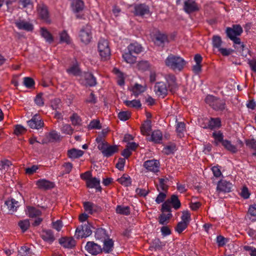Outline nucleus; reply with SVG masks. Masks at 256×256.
I'll return each mask as SVG.
<instances>
[{
  "label": "nucleus",
  "instance_id": "f257e3e1",
  "mask_svg": "<svg viewBox=\"0 0 256 256\" xmlns=\"http://www.w3.org/2000/svg\"><path fill=\"white\" fill-rule=\"evenodd\" d=\"M242 32V28L240 24H233L232 27H228L226 30L227 37L232 40L234 44L240 45V48L242 50V54L246 56V54L243 53L244 50V46L238 37L241 35Z\"/></svg>",
  "mask_w": 256,
  "mask_h": 256
},
{
  "label": "nucleus",
  "instance_id": "f03ea898",
  "mask_svg": "<svg viewBox=\"0 0 256 256\" xmlns=\"http://www.w3.org/2000/svg\"><path fill=\"white\" fill-rule=\"evenodd\" d=\"M166 66L174 71H181L186 64V62L179 56L169 54L164 60Z\"/></svg>",
  "mask_w": 256,
  "mask_h": 256
},
{
  "label": "nucleus",
  "instance_id": "7ed1b4c3",
  "mask_svg": "<svg viewBox=\"0 0 256 256\" xmlns=\"http://www.w3.org/2000/svg\"><path fill=\"white\" fill-rule=\"evenodd\" d=\"M205 102L216 111H222L226 108V104L224 100L212 95L207 96L205 98Z\"/></svg>",
  "mask_w": 256,
  "mask_h": 256
},
{
  "label": "nucleus",
  "instance_id": "20e7f679",
  "mask_svg": "<svg viewBox=\"0 0 256 256\" xmlns=\"http://www.w3.org/2000/svg\"><path fill=\"white\" fill-rule=\"evenodd\" d=\"M171 205L175 210H178L180 207L181 204L177 196L172 194L170 198L164 202L162 204V211L171 212Z\"/></svg>",
  "mask_w": 256,
  "mask_h": 256
},
{
  "label": "nucleus",
  "instance_id": "39448f33",
  "mask_svg": "<svg viewBox=\"0 0 256 256\" xmlns=\"http://www.w3.org/2000/svg\"><path fill=\"white\" fill-rule=\"evenodd\" d=\"M98 47L102 59L104 60L108 59L110 56V50L108 41L104 38H100Z\"/></svg>",
  "mask_w": 256,
  "mask_h": 256
},
{
  "label": "nucleus",
  "instance_id": "423d86ee",
  "mask_svg": "<svg viewBox=\"0 0 256 256\" xmlns=\"http://www.w3.org/2000/svg\"><path fill=\"white\" fill-rule=\"evenodd\" d=\"M92 233L91 226L88 222H87L86 224H82L80 226L76 228L74 236L76 238L78 239L80 238L88 236Z\"/></svg>",
  "mask_w": 256,
  "mask_h": 256
},
{
  "label": "nucleus",
  "instance_id": "0eeeda50",
  "mask_svg": "<svg viewBox=\"0 0 256 256\" xmlns=\"http://www.w3.org/2000/svg\"><path fill=\"white\" fill-rule=\"evenodd\" d=\"M79 37L82 42L85 44H88L92 38L91 26L86 25L83 26L80 31Z\"/></svg>",
  "mask_w": 256,
  "mask_h": 256
},
{
  "label": "nucleus",
  "instance_id": "6e6552de",
  "mask_svg": "<svg viewBox=\"0 0 256 256\" xmlns=\"http://www.w3.org/2000/svg\"><path fill=\"white\" fill-rule=\"evenodd\" d=\"M133 13L136 16L143 17L150 14V7L145 4H135Z\"/></svg>",
  "mask_w": 256,
  "mask_h": 256
},
{
  "label": "nucleus",
  "instance_id": "1a4fd4ad",
  "mask_svg": "<svg viewBox=\"0 0 256 256\" xmlns=\"http://www.w3.org/2000/svg\"><path fill=\"white\" fill-rule=\"evenodd\" d=\"M154 91L159 97L164 98L168 94V88L164 82H157L154 86Z\"/></svg>",
  "mask_w": 256,
  "mask_h": 256
},
{
  "label": "nucleus",
  "instance_id": "9d476101",
  "mask_svg": "<svg viewBox=\"0 0 256 256\" xmlns=\"http://www.w3.org/2000/svg\"><path fill=\"white\" fill-rule=\"evenodd\" d=\"M183 8L184 11L188 14L198 12L200 10L196 0H185Z\"/></svg>",
  "mask_w": 256,
  "mask_h": 256
},
{
  "label": "nucleus",
  "instance_id": "9b49d317",
  "mask_svg": "<svg viewBox=\"0 0 256 256\" xmlns=\"http://www.w3.org/2000/svg\"><path fill=\"white\" fill-rule=\"evenodd\" d=\"M160 162L158 160H151L146 161L144 164V167L148 172H156L159 171Z\"/></svg>",
  "mask_w": 256,
  "mask_h": 256
},
{
  "label": "nucleus",
  "instance_id": "f8f14e48",
  "mask_svg": "<svg viewBox=\"0 0 256 256\" xmlns=\"http://www.w3.org/2000/svg\"><path fill=\"white\" fill-rule=\"evenodd\" d=\"M28 124L31 128L36 130L42 128L44 126V122L38 114L34 116L31 120L28 121Z\"/></svg>",
  "mask_w": 256,
  "mask_h": 256
},
{
  "label": "nucleus",
  "instance_id": "ddd939ff",
  "mask_svg": "<svg viewBox=\"0 0 256 256\" xmlns=\"http://www.w3.org/2000/svg\"><path fill=\"white\" fill-rule=\"evenodd\" d=\"M85 248L89 253L93 255H96L102 252L101 246L93 242H88Z\"/></svg>",
  "mask_w": 256,
  "mask_h": 256
},
{
  "label": "nucleus",
  "instance_id": "4468645a",
  "mask_svg": "<svg viewBox=\"0 0 256 256\" xmlns=\"http://www.w3.org/2000/svg\"><path fill=\"white\" fill-rule=\"evenodd\" d=\"M165 78L168 84V88L170 91L172 93L174 92L178 88V84L176 82V76L173 74H167Z\"/></svg>",
  "mask_w": 256,
  "mask_h": 256
},
{
  "label": "nucleus",
  "instance_id": "2eb2a0df",
  "mask_svg": "<svg viewBox=\"0 0 256 256\" xmlns=\"http://www.w3.org/2000/svg\"><path fill=\"white\" fill-rule=\"evenodd\" d=\"M38 11L40 17L46 22H50L49 14L47 6L44 4L38 6Z\"/></svg>",
  "mask_w": 256,
  "mask_h": 256
},
{
  "label": "nucleus",
  "instance_id": "dca6fc26",
  "mask_svg": "<svg viewBox=\"0 0 256 256\" xmlns=\"http://www.w3.org/2000/svg\"><path fill=\"white\" fill-rule=\"evenodd\" d=\"M58 242L64 248H72L76 246V241L72 237H62L59 239Z\"/></svg>",
  "mask_w": 256,
  "mask_h": 256
},
{
  "label": "nucleus",
  "instance_id": "f3484780",
  "mask_svg": "<svg viewBox=\"0 0 256 256\" xmlns=\"http://www.w3.org/2000/svg\"><path fill=\"white\" fill-rule=\"evenodd\" d=\"M232 184L226 180H221L218 182L216 189L219 192H229L231 191Z\"/></svg>",
  "mask_w": 256,
  "mask_h": 256
},
{
  "label": "nucleus",
  "instance_id": "a211bd4d",
  "mask_svg": "<svg viewBox=\"0 0 256 256\" xmlns=\"http://www.w3.org/2000/svg\"><path fill=\"white\" fill-rule=\"evenodd\" d=\"M40 236L44 241L48 244H52L55 240V237L51 230H43Z\"/></svg>",
  "mask_w": 256,
  "mask_h": 256
},
{
  "label": "nucleus",
  "instance_id": "6ab92c4d",
  "mask_svg": "<svg viewBox=\"0 0 256 256\" xmlns=\"http://www.w3.org/2000/svg\"><path fill=\"white\" fill-rule=\"evenodd\" d=\"M14 24L20 30L30 32L34 28V26L32 24L24 20H17L15 22Z\"/></svg>",
  "mask_w": 256,
  "mask_h": 256
},
{
  "label": "nucleus",
  "instance_id": "aec40b11",
  "mask_svg": "<svg viewBox=\"0 0 256 256\" xmlns=\"http://www.w3.org/2000/svg\"><path fill=\"white\" fill-rule=\"evenodd\" d=\"M36 184L39 188L44 190L51 189L54 186V182L46 179H40L37 180Z\"/></svg>",
  "mask_w": 256,
  "mask_h": 256
},
{
  "label": "nucleus",
  "instance_id": "412c9836",
  "mask_svg": "<svg viewBox=\"0 0 256 256\" xmlns=\"http://www.w3.org/2000/svg\"><path fill=\"white\" fill-rule=\"evenodd\" d=\"M84 207L85 210L90 214L101 210V208L99 206L90 202H84Z\"/></svg>",
  "mask_w": 256,
  "mask_h": 256
},
{
  "label": "nucleus",
  "instance_id": "4be33fe9",
  "mask_svg": "<svg viewBox=\"0 0 256 256\" xmlns=\"http://www.w3.org/2000/svg\"><path fill=\"white\" fill-rule=\"evenodd\" d=\"M87 187L89 188H95L97 190L100 192L102 188L100 186V180L96 178H92L86 183Z\"/></svg>",
  "mask_w": 256,
  "mask_h": 256
},
{
  "label": "nucleus",
  "instance_id": "5701e85b",
  "mask_svg": "<svg viewBox=\"0 0 256 256\" xmlns=\"http://www.w3.org/2000/svg\"><path fill=\"white\" fill-rule=\"evenodd\" d=\"M4 204L7 206L9 212L11 214L16 212L19 206L18 202L14 198L6 200Z\"/></svg>",
  "mask_w": 256,
  "mask_h": 256
},
{
  "label": "nucleus",
  "instance_id": "b1692460",
  "mask_svg": "<svg viewBox=\"0 0 256 256\" xmlns=\"http://www.w3.org/2000/svg\"><path fill=\"white\" fill-rule=\"evenodd\" d=\"M104 244L103 248H102V252L105 253H110L113 250L114 248V241L112 238H108V239L102 242Z\"/></svg>",
  "mask_w": 256,
  "mask_h": 256
},
{
  "label": "nucleus",
  "instance_id": "393cba45",
  "mask_svg": "<svg viewBox=\"0 0 256 256\" xmlns=\"http://www.w3.org/2000/svg\"><path fill=\"white\" fill-rule=\"evenodd\" d=\"M84 78L86 81V84L89 86H94L96 84V78L90 72H85Z\"/></svg>",
  "mask_w": 256,
  "mask_h": 256
},
{
  "label": "nucleus",
  "instance_id": "a878e982",
  "mask_svg": "<svg viewBox=\"0 0 256 256\" xmlns=\"http://www.w3.org/2000/svg\"><path fill=\"white\" fill-rule=\"evenodd\" d=\"M212 137L214 138V141L213 143L216 146H218L220 144H222L223 142H224V134L220 130H215L212 132Z\"/></svg>",
  "mask_w": 256,
  "mask_h": 256
},
{
  "label": "nucleus",
  "instance_id": "bb28decb",
  "mask_svg": "<svg viewBox=\"0 0 256 256\" xmlns=\"http://www.w3.org/2000/svg\"><path fill=\"white\" fill-rule=\"evenodd\" d=\"M95 237L96 240H99L102 242L104 240L108 239L109 238V236L104 228H98L96 231Z\"/></svg>",
  "mask_w": 256,
  "mask_h": 256
},
{
  "label": "nucleus",
  "instance_id": "cd10ccee",
  "mask_svg": "<svg viewBox=\"0 0 256 256\" xmlns=\"http://www.w3.org/2000/svg\"><path fill=\"white\" fill-rule=\"evenodd\" d=\"M118 151V146H110L108 144L105 148V150L102 152V154L104 156L108 158Z\"/></svg>",
  "mask_w": 256,
  "mask_h": 256
},
{
  "label": "nucleus",
  "instance_id": "c85d7f7f",
  "mask_svg": "<svg viewBox=\"0 0 256 256\" xmlns=\"http://www.w3.org/2000/svg\"><path fill=\"white\" fill-rule=\"evenodd\" d=\"M221 126V120L220 118H211L208 122V126H204V128H208L211 130L220 128Z\"/></svg>",
  "mask_w": 256,
  "mask_h": 256
},
{
  "label": "nucleus",
  "instance_id": "c756f323",
  "mask_svg": "<svg viewBox=\"0 0 256 256\" xmlns=\"http://www.w3.org/2000/svg\"><path fill=\"white\" fill-rule=\"evenodd\" d=\"M128 50L134 54H138L142 51V48L138 43L130 44L128 47Z\"/></svg>",
  "mask_w": 256,
  "mask_h": 256
},
{
  "label": "nucleus",
  "instance_id": "7c9ffc66",
  "mask_svg": "<svg viewBox=\"0 0 256 256\" xmlns=\"http://www.w3.org/2000/svg\"><path fill=\"white\" fill-rule=\"evenodd\" d=\"M162 132L160 130H156L152 132L150 140L159 144L162 140Z\"/></svg>",
  "mask_w": 256,
  "mask_h": 256
},
{
  "label": "nucleus",
  "instance_id": "2f4dec72",
  "mask_svg": "<svg viewBox=\"0 0 256 256\" xmlns=\"http://www.w3.org/2000/svg\"><path fill=\"white\" fill-rule=\"evenodd\" d=\"M84 153V152L82 150L72 148L68 150V156L70 158L75 159L82 156Z\"/></svg>",
  "mask_w": 256,
  "mask_h": 256
},
{
  "label": "nucleus",
  "instance_id": "473e14b6",
  "mask_svg": "<svg viewBox=\"0 0 256 256\" xmlns=\"http://www.w3.org/2000/svg\"><path fill=\"white\" fill-rule=\"evenodd\" d=\"M122 58L125 62L129 64H134L136 60V56L129 50L122 54Z\"/></svg>",
  "mask_w": 256,
  "mask_h": 256
},
{
  "label": "nucleus",
  "instance_id": "72a5a7b5",
  "mask_svg": "<svg viewBox=\"0 0 256 256\" xmlns=\"http://www.w3.org/2000/svg\"><path fill=\"white\" fill-rule=\"evenodd\" d=\"M222 144L226 150L232 153H236L238 152L237 148L233 145L230 141L225 140Z\"/></svg>",
  "mask_w": 256,
  "mask_h": 256
},
{
  "label": "nucleus",
  "instance_id": "f704fd0d",
  "mask_svg": "<svg viewBox=\"0 0 256 256\" xmlns=\"http://www.w3.org/2000/svg\"><path fill=\"white\" fill-rule=\"evenodd\" d=\"M247 217L252 222L256 220V204L250 206Z\"/></svg>",
  "mask_w": 256,
  "mask_h": 256
},
{
  "label": "nucleus",
  "instance_id": "c9c22d12",
  "mask_svg": "<svg viewBox=\"0 0 256 256\" xmlns=\"http://www.w3.org/2000/svg\"><path fill=\"white\" fill-rule=\"evenodd\" d=\"M41 36L46 40V42L51 44L54 41V38L51 34L46 29L44 28L40 30Z\"/></svg>",
  "mask_w": 256,
  "mask_h": 256
},
{
  "label": "nucleus",
  "instance_id": "e433bc0d",
  "mask_svg": "<svg viewBox=\"0 0 256 256\" xmlns=\"http://www.w3.org/2000/svg\"><path fill=\"white\" fill-rule=\"evenodd\" d=\"M116 211L118 214L128 216L130 214V208L128 206L118 205L116 207Z\"/></svg>",
  "mask_w": 256,
  "mask_h": 256
},
{
  "label": "nucleus",
  "instance_id": "4c0bfd02",
  "mask_svg": "<svg viewBox=\"0 0 256 256\" xmlns=\"http://www.w3.org/2000/svg\"><path fill=\"white\" fill-rule=\"evenodd\" d=\"M162 213L159 216V223L160 224L164 225L168 224V220L172 216L171 212H168V214H166V212H162Z\"/></svg>",
  "mask_w": 256,
  "mask_h": 256
},
{
  "label": "nucleus",
  "instance_id": "58836bf2",
  "mask_svg": "<svg viewBox=\"0 0 256 256\" xmlns=\"http://www.w3.org/2000/svg\"><path fill=\"white\" fill-rule=\"evenodd\" d=\"M124 104L129 108H139L142 106L141 102L139 100H125Z\"/></svg>",
  "mask_w": 256,
  "mask_h": 256
},
{
  "label": "nucleus",
  "instance_id": "ea45409f",
  "mask_svg": "<svg viewBox=\"0 0 256 256\" xmlns=\"http://www.w3.org/2000/svg\"><path fill=\"white\" fill-rule=\"evenodd\" d=\"M26 214L28 216L34 218L40 216L41 214V212L34 207L28 206Z\"/></svg>",
  "mask_w": 256,
  "mask_h": 256
},
{
  "label": "nucleus",
  "instance_id": "a19ab883",
  "mask_svg": "<svg viewBox=\"0 0 256 256\" xmlns=\"http://www.w3.org/2000/svg\"><path fill=\"white\" fill-rule=\"evenodd\" d=\"M158 180L159 186L158 188V190L166 191L168 188L167 183L169 181L168 178L166 177L164 178H160Z\"/></svg>",
  "mask_w": 256,
  "mask_h": 256
},
{
  "label": "nucleus",
  "instance_id": "79ce46f5",
  "mask_svg": "<svg viewBox=\"0 0 256 256\" xmlns=\"http://www.w3.org/2000/svg\"><path fill=\"white\" fill-rule=\"evenodd\" d=\"M72 9L75 12H78L82 11L84 6V4L82 0H76L72 2Z\"/></svg>",
  "mask_w": 256,
  "mask_h": 256
},
{
  "label": "nucleus",
  "instance_id": "37998d69",
  "mask_svg": "<svg viewBox=\"0 0 256 256\" xmlns=\"http://www.w3.org/2000/svg\"><path fill=\"white\" fill-rule=\"evenodd\" d=\"M141 132L144 135H149L152 130L151 122L150 121H146L140 128Z\"/></svg>",
  "mask_w": 256,
  "mask_h": 256
},
{
  "label": "nucleus",
  "instance_id": "c03bdc74",
  "mask_svg": "<svg viewBox=\"0 0 256 256\" xmlns=\"http://www.w3.org/2000/svg\"><path fill=\"white\" fill-rule=\"evenodd\" d=\"M167 40V36L164 34L158 33L156 34L154 42L158 46H162Z\"/></svg>",
  "mask_w": 256,
  "mask_h": 256
},
{
  "label": "nucleus",
  "instance_id": "a18cd8bd",
  "mask_svg": "<svg viewBox=\"0 0 256 256\" xmlns=\"http://www.w3.org/2000/svg\"><path fill=\"white\" fill-rule=\"evenodd\" d=\"M59 34L60 43H66V44H70V38L66 30L62 31Z\"/></svg>",
  "mask_w": 256,
  "mask_h": 256
},
{
  "label": "nucleus",
  "instance_id": "49530a36",
  "mask_svg": "<svg viewBox=\"0 0 256 256\" xmlns=\"http://www.w3.org/2000/svg\"><path fill=\"white\" fill-rule=\"evenodd\" d=\"M132 90L133 94L136 96H138L141 93L145 91V88L140 84H136L132 88Z\"/></svg>",
  "mask_w": 256,
  "mask_h": 256
},
{
  "label": "nucleus",
  "instance_id": "de8ad7c7",
  "mask_svg": "<svg viewBox=\"0 0 256 256\" xmlns=\"http://www.w3.org/2000/svg\"><path fill=\"white\" fill-rule=\"evenodd\" d=\"M118 182L125 186L131 185V178L129 176H125L124 175L118 179Z\"/></svg>",
  "mask_w": 256,
  "mask_h": 256
},
{
  "label": "nucleus",
  "instance_id": "09e8293b",
  "mask_svg": "<svg viewBox=\"0 0 256 256\" xmlns=\"http://www.w3.org/2000/svg\"><path fill=\"white\" fill-rule=\"evenodd\" d=\"M185 124L183 122H178L176 125V131L178 135L181 137L183 136L186 128Z\"/></svg>",
  "mask_w": 256,
  "mask_h": 256
},
{
  "label": "nucleus",
  "instance_id": "8fccbe9b",
  "mask_svg": "<svg viewBox=\"0 0 256 256\" xmlns=\"http://www.w3.org/2000/svg\"><path fill=\"white\" fill-rule=\"evenodd\" d=\"M30 249L26 246H22L18 250V254L20 256H31Z\"/></svg>",
  "mask_w": 256,
  "mask_h": 256
},
{
  "label": "nucleus",
  "instance_id": "3c124183",
  "mask_svg": "<svg viewBox=\"0 0 256 256\" xmlns=\"http://www.w3.org/2000/svg\"><path fill=\"white\" fill-rule=\"evenodd\" d=\"M18 226L20 227L22 232H25L30 227V223L28 220H20L18 223Z\"/></svg>",
  "mask_w": 256,
  "mask_h": 256
},
{
  "label": "nucleus",
  "instance_id": "603ef678",
  "mask_svg": "<svg viewBox=\"0 0 256 256\" xmlns=\"http://www.w3.org/2000/svg\"><path fill=\"white\" fill-rule=\"evenodd\" d=\"M114 72L118 76V83L120 86H122L124 84V78L123 76V74L120 72L118 69L114 68L113 70Z\"/></svg>",
  "mask_w": 256,
  "mask_h": 256
},
{
  "label": "nucleus",
  "instance_id": "864d4df0",
  "mask_svg": "<svg viewBox=\"0 0 256 256\" xmlns=\"http://www.w3.org/2000/svg\"><path fill=\"white\" fill-rule=\"evenodd\" d=\"M246 144L248 146L254 150L252 154L256 156V140L254 138L248 140L246 142Z\"/></svg>",
  "mask_w": 256,
  "mask_h": 256
},
{
  "label": "nucleus",
  "instance_id": "5fc2aeb1",
  "mask_svg": "<svg viewBox=\"0 0 256 256\" xmlns=\"http://www.w3.org/2000/svg\"><path fill=\"white\" fill-rule=\"evenodd\" d=\"M222 44V40L220 36H214L212 37V46L219 50Z\"/></svg>",
  "mask_w": 256,
  "mask_h": 256
},
{
  "label": "nucleus",
  "instance_id": "6e6d98bb",
  "mask_svg": "<svg viewBox=\"0 0 256 256\" xmlns=\"http://www.w3.org/2000/svg\"><path fill=\"white\" fill-rule=\"evenodd\" d=\"M89 129H98L100 130L102 128L100 122L98 120H92L88 126Z\"/></svg>",
  "mask_w": 256,
  "mask_h": 256
},
{
  "label": "nucleus",
  "instance_id": "4d7b16f0",
  "mask_svg": "<svg viewBox=\"0 0 256 256\" xmlns=\"http://www.w3.org/2000/svg\"><path fill=\"white\" fill-rule=\"evenodd\" d=\"M69 74L74 76H78L80 74V70L78 67L76 65H73L66 70Z\"/></svg>",
  "mask_w": 256,
  "mask_h": 256
},
{
  "label": "nucleus",
  "instance_id": "13d9d810",
  "mask_svg": "<svg viewBox=\"0 0 256 256\" xmlns=\"http://www.w3.org/2000/svg\"><path fill=\"white\" fill-rule=\"evenodd\" d=\"M12 162L8 160H2L0 162V169L6 171L8 170L9 167L11 166Z\"/></svg>",
  "mask_w": 256,
  "mask_h": 256
},
{
  "label": "nucleus",
  "instance_id": "bf43d9fd",
  "mask_svg": "<svg viewBox=\"0 0 256 256\" xmlns=\"http://www.w3.org/2000/svg\"><path fill=\"white\" fill-rule=\"evenodd\" d=\"M70 120L72 124L74 126H78L80 124L81 119L80 116L76 113H74L70 117Z\"/></svg>",
  "mask_w": 256,
  "mask_h": 256
},
{
  "label": "nucleus",
  "instance_id": "052dcab7",
  "mask_svg": "<svg viewBox=\"0 0 256 256\" xmlns=\"http://www.w3.org/2000/svg\"><path fill=\"white\" fill-rule=\"evenodd\" d=\"M181 222H183L188 224L190 220V212L188 211L183 212L181 216Z\"/></svg>",
  "mask_w": 256,
  "mask_h": 256
},
{
  "label": "nucleus",
  "instance_id": "680f3d73",
  "mask_svg": "<svg viewBox=\"0 0 256 256\" xmlns=\"http://www.w3.org/2000/svg\"><path fill=\"white\" fill-rule=\"evenodd\" d=\"M130 116V114L128 111L120 112L118 114V118L123 121L128 120Z\"/></svg>",
  "mask_w": 256,
  "mask_h": 256
},
{
  "label": "nucleus",
  "instance_id": "e2e57ef3",
  "mask_svg": "<svg viewBox=\"0 0 256 256\" xmlns=\"http://www.w3.org/2000/svg\"><path fill=\"white\" fill-rule=\"evenodd\" d=\"M188 225L184 222H180L178 224L175 230L178 234H180L188 227Z\"/></svg>",
  "mask_w": 256,
  "mask_h": 256
},
{
  "label": "nucleus",
  "instance_id": "0e129e2a",
  "mask_svg": "<svg viewBox=\"0 0 256 256\" xmlns=\"http://www.w3.org/2000/svg\"><path fill=\"white\" fill-rule=\"evenodd\" d=\"M24 84L28 88H31L34 86V82L31 78L25 77L24 78Z\"/></svg>",
  "mask_w": 256,
  "mask_h": 256
},
{
  "label": "nucleus",
  "instance_id": "69168bd1",
  "mask_svg": "<svg viewBox=\"0 0 256 256\" xmlns=\"http://www.w3.org/2000/svg\"><path fill=\"white\" fill-rule=\"evenodd\" d=\"M61 130L64 134H72L73 132V129L68 124H63Z\"/></svg>",
  "mask_w": 256,
  "mask_h": 256
},
{
  "label": "nucleus",
  "instance_id": "338daca9",
  "mask_svg": "<svg viewBox=\"0 0 256 256\" xmlns=\"http://www.w3.org/2000/svg\"><path fill=\"white\" fill-rule=\"evenodd\" d=\"M64 170L62 173V175L63 176L64 174H69L72 168V164L70 162H66L62 165Z\"/></svg>",
  "mask_w": 256,
  "mask_h": 256
},
{
  "label": "nucleus",
  "instance_id": "774afa93",
  "mask_svg": "<svg viewBox=\"0 0 256 256\" xmlns=\"http://www.w3.org/2000/svg\"><path fill=\"white\" fill-rule=\"evenodd\" d=\"M42 94L40 93L36 95L34 98L36 104L39 106H42L44 105V99L42 98Z\"/></svg>",
  "mask_w": 256,
  "mask_h": 256
}]
</instances>
